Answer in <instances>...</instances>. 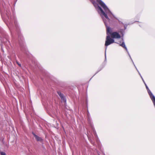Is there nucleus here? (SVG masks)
I'll return each mask as SVG.
<instances>
[{
	"label": "nucleus",
	"mask_w": 155,
	"mask_h": 155,
	"mask_svg": "<svg viewBox=\"0 0 155 155\" xmlns=\"http://www.w3.org/2000/svg\"><path fill=\"white\" fill-rule=\"evenodd\" d=\"M58 93L59 95L60 96V97H61V98H63V96L62 94H61V93L60 92H58Z\"/></svg>",
	"instance_id": "1a4fd4ad"
},
{
	"label": "nucleus",
	"mask_w": 155,
	"mask_h": 155,
	"mask_svg": "<svg viewBox=\"0 0 155 155\" xmlns=\"http://www.w3.org/2000/svg\"><path fill=\"white\" fill-rule=\"evenodd\" d=\"M97 1L103 8L105 11V12L100 7L98 6V9L101 11V14L104 16L106 18L109 19V18L107 15V14H108L110 13V11L109 9L107 8L105 4L101 0H97Z\"/></svg>",
	"instance_id": "f257e3e1"
},
{
	"label": "nucleus",
	"mask_w": 155,
	"mask_h": 155,
	"mask_svg": "<svg viewBox=\"0 0 155 155\" xmlns=\"http://www.w3.org/2000/svg\"><path fill=\"white\" fill-rule=\"evenodd\" d=\"M106 39H111L109 36H107Z\"/></svg>",
	"instance_id": "9b49d317"
},
{
	"label": "nucleus",
	"mask_w": 155,
	"mask_h": 155,
	"mask_svg": "<svg viewBox=\"0 0 155 155\" xmlns=\"http://www.w3.org/2000/svg\"><path fill=\"white\" fill-rule=\"evenodd\" d=\"M144 84L145 85L146 88L147 89V90L149 94V95L150 97L151 98V99L152 101H153V103L154 104H155V97L153 95L152 93L149 90V89L148 88V87L146 85V84H145V83H144Z\"/></svg>",
	"instance_id": "f03ea898"
},
{
	"label": "nucleus",
	"mask_w": 155,
	"mask_h": 155,
	"mask_svg": "<svg viewBox=\"0 0 155 155\" xmlns=\"http://www.w3.org/2000/svg\"><path fill=\"white\" fill-rule=\"evenodd\" d=\"M119 32L123 36L124 32V29H120L119 31Z\"/></svg>",
	"instance_id": "6e6552de"
},
{
	"label": "nucleus",
	"mask_w": 155,
	"mask_h": 155,
	"mask_svg": "<svg viewBox=\"0 0 155 155\" xmlns=\"http://www.w3.org/2000/svg\"><path fill=\"white\" fill-rule=\"evenodd\" d=\"M111 36L113 38H119L120 35L117 32H114L111 34Z\"/></svg>",
	"instance_id": "7ed1b4c3"
},
{
	"label": "nucleus",
	"mask_w": 155,
	"mask_h": 155,
	"mask_svg": "<svg viewBox=\"0 0 155 155\" xmlns=\"http://www.w3.org/2000/svg\"><path fill=\"white\" fill-rule=\"evenodd\" d=\"M1 155H6V153L4 152H1Z\"/></svg>",
	"instance_id": "9d476101"
},
{
	"label": "nucleus",
	"mask_w": 155,
	"mask_h": 155,
	"mask_svg": "<svg viewBox=\"0 0 155 155\" xmlns=\"http://www.w3.org/2000/svg\"><path fill=\"white\" fill-rule=\"evenodd\" d=\"M111 31V28H110L108 27L107 28V34H109L110 35H111V34L112 33L110 31Z\"/></svg>",
	"instance_id": "423d86ee"
},
{
	"label": "nucleus",
	"mask_w": 155,
	"mask_h": 155,
	"mask_svg": "<svg viewBox=\"0 0 155 155\" xmlns=\"http://www.w3.org/2000/svg\"><path fill=\"white\" fill-rule=\"evenodd\" d=\"M118 44H119L120 46H121L123 47L127 51V52L128 54H129V53L127 51V48L126 47L125 44L124 42L122 40L121 41H120L119 43H118Z\"/></svg>",
	"instance_id": "39448f33"
},
{
	"label": "nucleus",
	"mask_w": 155,
	"mask_h": 155,
	"mask_svg": "<svg viewBox=\"0 0 155 155\" xmlns=\"http://www.w3.org/2000/svg\"><path fill=\"white\" fill-rule=\"evenodd\" d=\"M114 42V39H107L105 41V45L107 46Z\"/></svg>",
	"instance_id": "20e7f679"
},
{
	"label": "nucleus",
	"mask_w": 155,
	"mask_h": 155,
	"mask_svg": "<svg viewBox=\"0 0 155 155\" xmlns=\"http://www.w3.org/2000/svg\"><path fill=\"white\" fill-rule=\"evenodd\" d=\"M18 65L20 66H21V65L20 64H18Z\"/></svg>",
	"instance_id": "f8f14e48"
},
{
	"label": "nucleus",
	"mask_w": 155,
	"mask_h": 155,
	"mask_svg": "<svg viewBox=\"0 0 155 155\" xmlns=\"http://www.w3.org/2000/svg\"><path fill=\"white\" fill-rule=\"evenodd\" d=\"M33 135H34V136H35L36 139L37 140L39 141H41L42 139H41V137H38L35 134H33Z\"/></svg>",
	"instance_id": "0eeeda50"
},
{
	"label": "nucleus",
	"mask_w": 155,
	"mask_h": 155,
	"mask_svg": "<svg viewBox=\"0 0 155 155\" xmlns=\"http://www.w3.org/2000/svg\"><path fill=\"white\" fill-rule=\"evenodd\" d=\"M126 29V27H125V29Z\"/></svg>",
	"instance_id": "ddd939ff"
}]
</instances>
